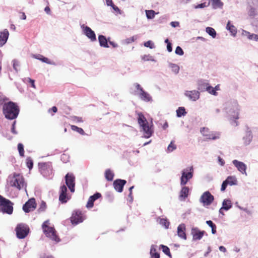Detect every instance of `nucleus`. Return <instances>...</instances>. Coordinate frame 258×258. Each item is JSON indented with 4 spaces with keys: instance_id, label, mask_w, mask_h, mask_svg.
<instances>
[{
    "instance_id": "nucleus-1",
    "label": "nucleus",
    "mask_w": 258,
    "mask_h": 258,
    "mask_svg": "<svg viewBox=\"0 0 258 258\" xmlns=\"http://www.w3.org/2000/svg\"><path fill=\"white\" fill-rule=\"evenodd\" d=\"M20 109L18 105L12 101L5 103L3 105V112L5 117L8 119L16 118Z\"/></svg>"
},
{
    "instance_id": "nucleus-2",
    "label": "nucleus",
    "mask_w": 258,
    "mask_h": 258,
    "mask_svg": "<svg viewBox=\"0 0 258 258\" xmlns=\"http://www.w3.org/2000/svg\"><path fill=\"white\" fill-rule=\"evenodd\" d=\"M138 115V122L144 132L145 137L150 138L153 132L152 126L149 125L147 120L142 112L139 113Z\"/></svg>"
},
{
    "instance_id": "nucleus-3",
    "label": "nucleus",
    "mask_w": 258,
    "mask_h": 258,
    "mask_svg": "<svg viewBox=\"0 0 258 258\" xmlns=\"http://www.w3.org/2000/svg\"><path fill=\"white\" fill-rule=\"evenodd\" d=\"M49 221L48 220L45 221L43 222L42 225L43 231L45 235L49 237L50 239L58 242L60 241V238L56 234V231L53 227L49 226Z\"/></svg>"
},
{
    "instance_id": "nucleus-4",
    "label": "nucleus",
    "mask_w": 258,
    "mask_h": 258,
    "mask_svg": "<svg viewBox=\"0 0 258 258\" xmlns=\"http://www.w3.org/2000/svg\"><path fill=\"white\" fill-rule=\"evenodd\" d=\"M13 203L2 196L0 198V211L11 215L13 212Z\"/></svg>"
},
{
    "instance_id": "nucleus-5",
    "label": "nucleus",
    "mask_w": 258,
    "mask_h": 258,
    "mask_svg": "<svg viewBox=\"0 0 258 258\" xmlns=\"http://www.w3.org/2000/svg\"><path fill=\"white\" fill-rule=\"evenodd\" d=\"M10 183L12 186L17 187L19 190L25 188L26 186L23 176L15 173L13 174V178Z\"/></svg>"
},
{
    "instance_id": "nucleus-6",
    "label": "nucleus",
    "mask_w": 258,
    "mask_h": 258,
    "mask_svg": "<svg viewBox=\"0 0 258 258\" xmlns=\"http://www.w3.org/2000/svg\"><path fill=\"white\" fill-rule=\"evenodd\" d=\"M15 231L16 236L19 239H24L28 235L30 229L28 225L19 223L15 228Z\"/></svg>"
},
{
    "instance_id": "nucleus-7",
    "label": "nucleus",
    "mask_w": 258,
    "mask_h": 258,
    "mask_svg": "<svg viewBox=\"0 0 258 258\" xmlns=\"http://www.w3.org/2000/svg\"><path fill=\"white\" fill-rule=\"evenodd\" d=\"M193 172L192 167H189L182 171L180 178V184L181 185L186 184L188 181L192 177Z\"/></svg>"
},
{
    "instance_id": "nucleus-8",
    "label": "nucleus",
    "mask_w": 258,
    "mask_h": 258,
    "mask_svg": "<svg viewBox=\"0 0 258 258\" xmlns=\"http://www.w3.org/2000/svg\"><path fill=\"white\" fill-rule=\"evenodd\" d=\"M85 219V217L79 210L74 211L70 218L71 222L73 225H77L82 223Z\"/></svg>"
},
{
    "instance_id": "nucleus-9",
    "label": "nucleus",
    "mask_w": 258,
    "mask_h": 258,
    "mask_svg": "<svg viewBox=\"0 0 258 258\" xmlns=\"http://www.w3.org/2000/svg\"><path fill=\"white\" fill-rule=\"evenodd\" d=\"M38 166L40 172L44 176L47 177L52 173V166L50 163H39Z\"/></svg>"
},
{
    "instance_id": "nucleus-10",
    "label": "nucleus",
    "mask_w": 258,
    "mask_h": 258,
    "mask_svg": "<svg viewBox=\"0 0 258 258\" xmlns=\"http://www.w3.org/2000/svg\"><path fill=\"white\" fill-rule=\"evenodd\" d=\"M66 183L71 192L75 191V177L73 173H67L65 176Z\"/></svg>"
},
{
    "instance_id": "nucleus-11",
    "label": "nucleus",
    "mask_w": 258,
    "mask_h": 258,
    "mask_svg": "<svg viewBox=\"0 0 258 258\" xmlns=\"http://www.w3.org/2000/svg\"><path fill=\"white\" fill-rule=\"evenodd\" d=\"M214 200V197L208 191L203 194L200 198V202L203 204L204 206H209L212 204Z\"/></svg>"
},
{
    "instance_id": "nucleus-12",
    "label": "nucleus",
    "mask_w": 258,
    "mask_h": 258,
    "mask_svg": "<svg viewBox=\"0 0 258 258\" xmlns=\"http://www.w3.org/2000/svg\"><path fill=\"white\" fill-rule=\"evenodd\" d=\"M36 203L34 198L29 199L23 206V210L26 213L34 211L36 208Z\"/></svg>"
},
{
    "instance_id": "nucleus-13",
    "label": "nucleus",
    "mask_w": 258,
    "mask_h": 258,
    "mask_svg": "<svg viewBox=\"0 0 258 258\" xmlns=\"http://www.w3.org/2000/svg\"><path fill=\"white\" fill-rule=\"evenodd\" d=\"M206 233L205 231H201L198 228H192L191 230V234L192 240L194 241L199 240L202 238Z\"/></svg>"
},
{
    "instance_id": "nucleus-14",
    "label": "nucleus",
    "mask_w": 258,
    "mask_h": 258,
    "mask_svg": "<svg viewBox=\"0 0 258 258\" xmlns=\"http://www.w3.org/2000/svg\"><path fill=\"white\" fill-rule=\"evenodd\" d=\"M201 133L202 135L206 137L207 139L216 140L219 138V134L210 132L208 128L202 127L201 128Z\"/></svg>"
},
{
    "instance_id": "nucleus-15",
    "label": "nucleus",
    "mask_w": 258,
    "mask_h": 258,
    "mask_svg": "<svg viewBox=\"0 0 258 258\" xmlns=\"http://www.w3.org/2000/svg\"><path fill=\"white\" fill-rule=\"evenodd\" d=\"M126 183V181L125 180L118 179L114 181L113 185L116 191L121 192L122 191L123 186Z\"/></svg>"
},
{
    "instance_id": "nucleus-16",
    "label": "nucleus",
    "mask_w": 258,
    "mask_h": 258,
    "mask_svg": "<svg viewBox=\"0 0 258 258\" xmlns=\"http://www.w3.org/2000/svg\"><path fill=\"white\" fill-rule=\"evenodd\" d=\"M67 188L66 185H63L60 186L59 200L62 203H66L69 199L68 197H67Z\"/></svg>"
},
{
    "instance_id": "nucleus-17",
    "label": "nucleus",
    "mask_w": 258,
    "mask_h": 258,
    "mask_svg": "<svg viewBox=\"0 0 258 258\" xmlns=\"http://www.w3.org/2000/svg\"><path fill=\"white\" fill-rule=\"evenodd\" d=\"M232 163L239 172L242 174L246 175V165L244 163L238 161L237 160H233Z\"/></svg>"
},
{
    "instance_id": "nucleus-18",
    "label": "nucleus",
    "mask_w": 258,
    "mask_h": 258,
    "mask_svg": "<svg viewBox=\"0 0 258 258\" xmlns=\"http://www.w3.org/2000/svg\"><path fill=\"white\" fill-rule=\"evenodd\" d=\"M185 95L188 97L190 100L196 101L200 97V92L198 91H186L184 93Z\"/></svg>"
},
{
    "instance_id": "nucleus-19",
    "label": "nucleus",
    "mask_w": 258,
    "mask_h": 258,
    "mask_svg": "<svg viewBox=\"0 0 258 258\" xmlns=\"http://www.w3.org/2000/svg\"><path fill=\"white\" fill-rule=\"evenodd\" d=\"M185 231L186 227L184 224H181L178 226L177 235L180 238L183 240H186L187 238Z\"/></svg>"
},
{
    "instance_id": "nucleus-20",
    "label": "nucleus",
    "mask_w": 258,
    "mask_h": 258,
    "mask_svg": "<svg viewBox=\"0 0 258 258\" xmlns=\"http://www.w3.org/2000/svg\"><path fill=\"white\" fill-rule=\"evenodd\" d=\"M101 197V194L99 192H96L89 198L86 207L88 208H91L94 206V202L99 198Z\"/></svg>"
},
{
    "instance_id": "nucleus-21",
    "label": "nucleus",
    "mask_w": 258,
    "mask_h": 258,
    "mask_svg": "<svg viewBox=\"0 0 258 258\" xmlns=\"http://www.w3.org/2000/svg\"><path fill=\"white\" fill-rule=\"evenodd\" d=\"M84 32L86 36L92 41H94L96 40V35L94 32L90 27L86 26L84 28Z\"/></svg>"
},
{
    "instance_id": "nucleus-22",
    "label": "nucleus",
    "mask_w": 258,
    "mask_h": 258,
    "mask_svg": "<svg viewBox=\"0 0 258 258\" xmlns=\"http://www.w3.org/2000/svg\"><path fill=\"white\" fill-rule=\"evenodd\" d=\"M9 35V31L6 29L0 32V47L3 46L6 43Z\"/></svg>"
},
{
    "instance_id": "nucleus-23",
    "label": "nucleus",
    "mask_w": 258,
    "mask_h": 258,
    "mask_svg": "<svg viewBox=\"0 0 258 258\" xmlns=\"http://www.w3.org/2000/svg\"><path fill=\"white\" fill-rule=\"evenodd\" d=\"M189 188L187 186H183L180 192L179 199L181 201L184 200L188 196Z\"/></svg>"
},
{
    "instance_id": "nucleus-24",
    "label": "nucleus",
    "mask_w": 258,
    "mask_h": 258,
    "mask_svg": "<svg viewBox=\"0 0 258 258\" xmlns=\"http://www.w3.org/2000/svg\"><path fill=\"white\" fill-rule=\"evenodd\" d=\"M98 40L101 46L104 47H109L108 45V38L107 39L104 36L102 35H99L98 36Z\"/></svg>"
},
{
    "instance_id": "nucleus-25",
    "label": "nucleus",
    "mask_w": 258,
    "mask_h": 258,
    "mask_svg": "<svg viewBox=\"0 0 258 258\" xmlns=\"http://www.w3.org/2000/svg\"><path fill=\"white\" fill-rule=\"evenodd\" d=\"M139 95L142 100L145 101H149L151 100V97L147 92L144 91V90L139 92Z\"/></svg>"
},
{
    "instance_id": "nucleus-26",
    "label": "nucleus",
    "mask_w": 258,
    "mask_h": 258,
    "mask_svg": "<svg viewBox=\"0 0 258 258\" xmlns=\"http://www.w3.org/2000/svg\"><path fill=\"white\" fill-rule=\"evenodd\" d=\"M105 179L109 181H111L113 180L114 174L113 172L110 169H108L105 171Z\"/></svg>"
},
{
    "instance_id": "nucleus-27",
    "label": "nucleus",
    "mask_w": 258,
    "mask_h": 258,
    "mask_svg": "<svg viewBox=\"0 0 258 258\" xmlns=\"http://www.w3.org/2000/svg\"><path fill=\"white\" fill-rule=\"evenodd\" d=\"M226 29L230 31L233 36L236 35L237 33V29L234 25L230 23V21H228L227 24Z\"/></svg>"
},
{
    "instance_id": "nucleus-28",
    "label": "nucleus",
    "mask_w": 258,
    "mask_h": 258,
    "mask_svg": "<svg viewBox=\"0 0 258 258\" xmlns=\"http://www.w3.org/2000/svg\"><path fill=\"white\" fill-rule=\"evenodd\" d=\"M232 207L231 201L229 200L225 199L222 203V209L225 210H228Z\"/></svg>"
},
{
    "instance_id": "nucleus-29",
    "label": "nucleus",
    "mask_w": 258,
    "mask_h": 258,
    "mask_svg": "<svg viewBox=\"0 0 258 258\" xmlns=\"http://www.w3.org/2000/svg\"><path fill=\"white\" fill-rule=\"evenodd\" d=\"M150 253L151 258H160V254L157 252V250L154 245L151 246Z\"/></svg>"
},
{
    "instance_id": "nucleus-30",
    "label": "nucleus",
    "mask_w": 258,
    "mask_h": 258,
    "mask_svg": "<svg viewBox=\"0 0 258 258\" xmlns=\"http://www.w3.org/2000/svg\"><path fill=\"white\" fill-rule=\"evenodd\" d=\"M34 57L35 58L39 59V60L42 61V62H45L47 64H51L52 63L51 61L48 58L45 57L42 55L38 54L37 55H34Z\"/></svg>"
},
{
    "instance_id": "nucleus-31",
    "label": "nucleus",
    "mask_w": 258,
    "mask_h": 258,
    "mask_svg": "<svg viewBox=\"0 0 258 258\" xmlns=\"http://www.w3.org/2000/svg\"><path fill=\"white\" fill-rule=\"evenodd\" d=\"M226 180L230 185H236L237 182L236 177L234 176H228Z\"/></svg>"
},
{
    "instance_id": "nucleus-32",
    "label": "nucleus",
    "mask_w": 258,
    "mask_h": 258,
    "mask_svg": "<svg viewBox=\"0 0 258 258\" xmlns=\"http://www.w3.org/2000/svg\"><path fill=\"white\" fill-rule=\"evenodd\" d=\"M186 114L185 109L183 107H179L176 110V115L180 117L181 116H184Z\"/></svg>"
},
{
    "instance_id": "nucleus-33",
    "label": "nucleus",
    "mask_w": 258,
    "mask_h": 258,
    "mask_svg": "<svg viewBox=\"0 0 258 258\" xmlns=\"http://www.w3.org/2000/svg\"><path fill=\"white\" fill-rule=\"evenodd\" d=\"M248 14L250 17L253 18L255 17L257 14L255 8L252 6H249L248 8Z\"/></svg>"
},
{
    "instance_id": "nucleus-34",
    "label": "nucleus",
    "mask_w": 258,
    "mask_h": 258,
    "mask_svg": "<svg viewBox=\"0 0 258 258\" xmlns=\"http://www.w3.org/2000/svg\"><path fill=\"white\" fill-rule=\"evenodd\" d=\"M71 129L74 131H75V132H78V133H79L80 134L82 135H85V132L84 131V130L81 128V127H78L76 125H71Z\"/></svg>"
},
{
    "instance_id": "nucleus-35",
    "label": "nucleus",
    "mask_w": 258,
    "mask_h": 258,
    "mask_svg": "<svg viewBox=\"0 0 258 258\" xmlns=\"http://www.w3.org/2000/svg\"><path fill=\"white\" fill-rule=\"evenodd\" d=\"M209 84L206 82H201L199 84L198 89L201 91H204L207 90V87H208Z\"/></svg>"
},
{
    "instance_id": "nucleus-36",
    "label": "nucleus",
    "mask_w": 258,
    "mask_h": 258,
    "mask_svg": "<svg viewBox=\"0 0 258 258\" xmlns=\"http://www.w3.org/2000/svg\"><path fill=\"white\" fill-rule=\"evenodd\" d=\"M206 223L211 227L212 233L215 234L216 233V225L211 220L207 221Z\"/></svg>"
},
{
    "instance_id": "nucleus-37",
    "label": "nucleus",
    "mask_w": 258,
    "mask_h": 258,
    "mask_svg": "<svg viewBox=\"0 0 258 258\" xmlns=\"http://www.w3.org/2000/svg\"><path fill=\"white\" fill-rule=\"evenodd\" d=\"M206 32L213 38H215L216 36V32L214 29H213V28L209 27L206 28Z\"/></svg>"
},
{
    "instance_id": "nucleus-38",
    "label": "nucleus",
    "mask_w": 258,
    "mask_h": 258,
    "mask_svg": "<svg viewBox=\"0 0 258 258\" xmlns=\"http://www.w3.org/2000/svg\"><path fill=\"white\" fill-rule=\"evenodd\" d=\"M26 163L27 167L31 170L32 169L33 166V161L31 157H28L26 160Z\"/></svg>"
},
{
    "instance_id": "nucleus-39",
    "label": "nucleus",
    "mask_w": 258,
    "mask_h": 258,
    "mask_svg": "<svg viewBox=\"0 0 258 258\" xmlns=\"http://www.w3.org/2000/svg\"><path fill=\"white\" fill-rule=\"evenodd\" d=\"M176 149V146L175 145L174 142L171 141L167 147V151L168 152H171Z\"/></svg>"
},
{
    "instance_id": "nucleus-40",
    "label": "nucleus",
    "mask_w": 258,
    "mask_h": 258,
    "mask_svg": "<svg viewBox=\"0 0 258 258\" xmlns=\"http://www.w3.org/2000/svg\"><path fill=\"white\" fill-rule=\"evenodd\" d=\"M18 150L19 151V154L21 156H24V146L22 143H19L18 145Z\"/></svg>"
},
{
    "instance_id": "nucleus-41",
    "label": "nucleus",
    "mask_w": 258,
    "mask_h": 258,
    "mask_svg": "<svg viewBox=\"0 0 258 258\" xmlns=\"http://www.w3.org/2000/svg\"><path fill=\"white\" fill-rule=\"evenodd\" d=\"M146 14L148 19H153L155 15V11L153 10H146Z\"/></svg>"
},
{
    "instance_id": "nucleus-42",
    "label": "nucleus",
    "mask_w": 258,
    "mask_h": 258,
    "mask_svg": "<svg viewBox=\"0 0 258 258\" xmlns=\"http://www.w3.org/2000/svg\"><path fill=\"white\" fill-rule=\"evenodd\" d=\"M46 209V203L44 201H42L40 205L39 208L38 209V211L39 212H44V211H45Z\"/></svg>"
},
{
    "instance_id": "nucleus-43",
    "label": "nucleus",
    "mask_w": 258,
    "mask_h": 258,
    "mask_svg": "<svg viewBox=\"0 0 258 258\" xmlns=\"http://www.w3.org/2000/svg\"><path fill=\"white\" fill-rule=\"evenodd\" d=\"M160 223L164 226L166 228H168L170 225V222L167 219L164 218L160 219Z\"/></svg>"
},
{
    "instance_id": "nucleus-44",
    "label": "nucleus",
    "mask_w": 258,
    "mask_h": 258,
    "mask_svg": "<svg viewBox=\"0 0 258 258\" xmlns=\"http://www.w3.org/2000/svg\"><path fill=\"white\" fill-rule=\"evenodd\" d=\"M206 91H207L209 93L214 95H216L217 94L215 89L212 86H210L209 85L208 87H207Z\"/></svg>"
},
{
    "instance_id": "nucleus-45",
    "label": "nucleus",
    "mask_w": 258,
    "mask_h": 258,
    "mask_svg": "<svg viewBox=\"0 0 258 258\" xmlns=\"http://www.w3.org/2000/svg\"><path fill=\"white\" fill-rule=\"evenodd\" d=\"M161 246L162 247V251H163V252L165 254L170 256L171 253L170 252L169 248L167 246H165V245H161Z\"/></svg>"
},
{
    "instance_id": "nucleus-46",
    "label": "nucleus",
    "mask_w": 258,
    "mask_h": 258,
    "mask_svg": "<svg viewBox=\"0 0 258 258\" xmlns=\"http://www.w3.org/2000/svg\"><path fill=\"white\" fill-rule=\"evenodd\" d=\"M170 67L172 69V71L175 74H177L178 72L179 68L177 65L173 63H170Z\"/></svg>"
},
{
    "instance_id": "nucleus-47",
    "label": "nucleus",
    "mask_w": 258,
    "mask_h": 258,
    "mask_svg": "<svg viewBox=\"0 0 258 258\" xmlns=\"http://www.w3.org/2000/svg\"><path fill=\"white\" fill-rule=\"evenodd\" d=\"M24 81L26 82L29 83L31 84V87H33V88H36L34 80L31 79L30 78H25Z\"/></svg>"
},
{
    "instance_id": "nucleus-48",
    "label": "nucleus",
    "mask_w": 258,
    "mask_h": 258,
    "mask_svg": "<svg viewBox=\"0 0 258 258\" xmlns=\"http://www.w3.org/2000/svg\"><path fill=\"white\" fill-rule=\"evenodd\" d=\"M212 5L216 7H221L222 6V3L220 0H211Z\"/></svg>"
},
{
    "instance_id": "nucleus-49",
    "label": "nucleus",
    "mask_w": 258,
    "mask_h": 258,
    "mask_svg": "<svg viewBox=\"0 0 258 258\" xmlns=\"http://www.w3.org/2000/svg\"><path fill=\"white\" fill-rule=\"evenodd\" d=\"M176 54L182 55L183 54V51L180 46H177L175 51Z\"/></svg>"
},
{
    "instance_id": "nucleus-50",
    "label": "nucleus",
    "mask_w": 258,
    "mask_h": 258,
    "mask_svg": "<svg viewBox=\"0 0 258 258\" xmlns=\"http://www.w3.org/2000/svg\"><path fill=\"white\" fill-rule=\"evenodd\" d=\"M247 33L249 34V32H247ZM248 38L249 39H251V40L253 39L256 41H258V35H257V34H249Z\"/></svg>"
},
{
    "instance_id": "nucleus-51",
    "label": "nucleus",
    "mask_w": 258,
    "mask_h": 258,
    "mask_svg": "<svg viewBox=\"0 0 258 258\" xmlns=\"http://www.w3.org/2000/svg\"><path fill=\"white\" fill-rule=\"evenodd\" d=\"M144 45L146 47H150V48H153L154 47L153 43L151 41H148L144 43Z\"/></svg>"
},
{
    "instance_id": "nucleus-52",
    "label": "nucleus",
    "mask_w": 258,
    "mask_h": 258,
    "mask_svg": "<svg viewBox=\"0 0 258 258\" xmlns=\"http://www.w3.org/2000/svg\"><path fill=\"white\" fill-rule=\"evenodd\" d=\"M228 184H229L227 182V181L226 180H224L222 184L221 190L222 191H224L225 190Z\"/></svg>"
},
{
    "instance_id": "nucleus-53",
    "label": "nucleus",
    "mask_w": 258,
    "mask_h": 258,
    "mask_svg": "<svg viewBox=\"0 0 258 258\" xmlns=\"http://www.w3.org/2000/svg\"><path fill=\"white\" fill-rule=\"evenodd\" d=\"M228 184H229L227 182V181L226 180H224L222 184L221 190L222 191H224L225 190Z\"/></svg>"
},
{
    "instance_id": "nucleus-54",
    "label": "nucleus",
    "mask_w": 258,
    "mask_h": 258,
    "mask_svg": "<svg viewBox=\"0 0 258 258\" xmlns=\"http://www.w3.org/2000/svg\"><path fill=\"white\" fill-rule=\"evenodd\" d=\"M13 68L16 70V71L17 72L18 71L17 68L19 66V62H18V61H17V60H14L13 61Z\"/></svg>"
},
{
    "instance_id": "nucleus-55",
    "label": "nucleus",
    "mask_w": 258,
    "mask_h": 258,
    "mask_svg": "<svg viewBox=\"0 0 258 258\" xmlns=\"http://www.w3.org/2000/svg\"><path fill=\"white\" fill-rule=\"evenodd\" d=\"M73 120L77 122H82L83 121L82 117L77 116L73 117Z\"/></svg>"
},
{
    "instance_id": "nucleus-56",
    "label": "nucleus",
    "mask_w": 258,
    "mask_h": 258,
    "mask_svg": "<svg viewBox=\"0 0 258 258\" xmlns=\"http://www.w3.org/2000/svg\"><path fill=\"white\" fill-rule=\"evenodd\" d=\"M207 6L206 5V3H203L200 4H199L195 6L196 9H199V8H204L206 7Z\"/></svg>"
},
{
    "instance_id": "nucleus-57",
    "label": "nucleus",
    "mask_w": 258,
    "mask_h": 258,
    "mask_svg": "<svg viewBox=\"0 0 258 258\" xmlns=\"http://www.w3.org/2000/svg\"><path fill=\"white\" fill-rule=\"evenodd\" d=\"M108 42L113 48H116V47H118V45H117V43H116L115 42H114L113 41H111L110 40V38H108Z\"/></svg>"
},
{
    "instance_id": "nucleus-58",
    "label": "nucleus",
    "mask_w": 258,
    "mask_h": 258,
    "mask_svg": "<svg viewBox=\"0 0 258 258\" xmlns=\"http://www.w3.org/2000/svg\"><path fill=\"white\" fill-rule=\"evenodd\" d=\"M135 87L136 88V89H137V90H138L140 91V92L141 91H142V90H143V89L141 87V86H140V84H139L138 83H136V84H135Z\"/></svg>"
},
{
    "instance_id": "nucleus-59",
    "label": "nucleus",
    "mask_w": 258,
    "mask_h": 258,
    "mask_svg": "<svg viewBox=\"0 0 258 258\" xmlns=\"http://www.w3.org/2000/svg\"><path fill=\"white\" fill-rule=\"evenodd\" d=\"M15 123H16V121H14L12 124V132L14 134H17V132L15 130Z\"/></svg>"
},
{
    "instance_id": "nucleus-60",
    "label": "nucleus",
    "mask_w": 258,
    "mask_h": 258,
    "mask_svg": "<svg viewBox=\"0 0 258 258\" xmlns=\"http://www.w3.org/2000/svg\"><path fill=\"white\" fill-rule=\"evenodd\" d=\"M167 49L169 52H171L172 50V44L171 43H168L167 44Z\"/></svg>"
},
{
    "instance_id": "nucleus-61",
    "label": "nucleus",
    "mask_w": 258,
    "mask_h": 258,
    "mask_svg": "<svg viewBox=\"0 0 258 258\" xmlns=\"http://www.w3.org/2000/svg\"><path fill=\"white\" fill-rule=\"evenodd\" d=\"M137 39L136 36H133L130 38L127 39V43H131L134 42L135 40Z\"/></svg>"
},
{
    "instance_id": "nucleus-62",
    "label": "nucleus",
    "mask_w": 258,
    "mask_h": 258,
    "mask_svg": "<svg viewBox=\"0 0 258 258\" xmlns=\"http://www.w3.org/2000/svg\"><path fill=\"white\" fill-rule=\"evenodd\" d=\"M218 161L221 165L223 166L225 164V162L223 159H222L220 157H218Z\"/></svg>"
},
{
    "instance_id": "nucleus-63",
    "label": "nucleus",
    "mask_w": 258,
    "mask_h": 258,
    "mask_svg": "<svg viewBox=\"0 0 258 258\" xmlns=\"http://www.w3.org/2000/svg\"><path fill=\"white\" fill-rule=\"evenodd\" d=\"M112 9L115 11H116V12H119V9H118V8L115 5H114V4H113L112 6H111Z\"/></svg>"
},
{
    "instance_id": "nucleus-64",
    "label": "nucleus",
    "mask_w": 258,
    "mask_h": 258,
    "mask_svg": "<svg viewBox=\"0 0 258 258\" xmlns=\"http://www.w3.org/2000/svg\"><path fill=\"white\" fill-rule=\"evenodd\" d=\"M171 25L173 27H176L179 25V23L178 22H172Z\"/></svg>"
}]
</instances>
